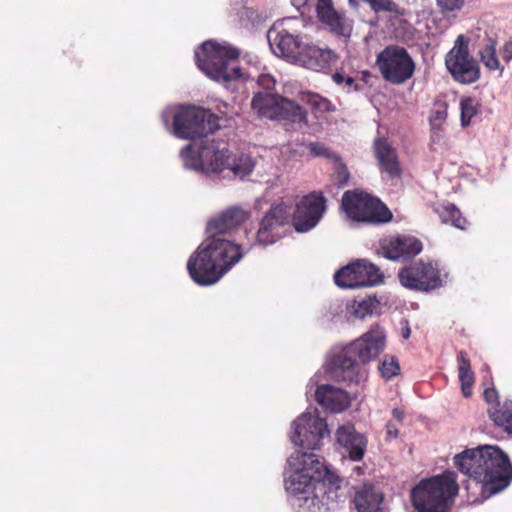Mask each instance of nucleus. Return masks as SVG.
Instances as JSON below:
<instances>
[{
	"label": "nucleus",
	"mask_w": 512,
	"mask_h": 512,
	"mask_svg": "<svg viewBox=\"0 0 512 512\" xmlns=\"http://www.w3.org/2000/svg\"><path fill=\"white\" fill-rule=\"evenodd\" d=\"M340 478L313 452L295 451L287 459L284 486L291 506L297 512L310 511L320 502L327 488L338 489Z\"/></svg>",
	"instance_id": "7ed1b4c3"
},
{
	"label": "nucleus",
	"mask_w": 512,
	"mask_h": 512,
	"mask_svg": "<svg viewBox=\"0 0 512 512\" xmlns=\"http://www.w3.org/2000/svg\"><path fill=\"white\" fill-rule=\"evenodd\" d=\"M374 154L382 172L387 173L390 178H396L401 175L396 150L391 146L387 138L380 137L375 139Z\"/></svg>",
	"instance_id": "412c9836"
},
{
	"label": "nucleus",
	"mask_w": 512,
	"mask_h": 512,
	"mask_svg": "<svg viewBox=\"0 0 512 512\" xmlns=\"http://www.w3.org/2000/svg\"><path fill=\"white\" fill-rule=\"evenodd\" d=\"M254 166L255 163L251 156L241 154L228 164V169L231 170L235 176L244 178L253 171Z\"/></svg>",
	"instance_id": "c756f323"
},
{
	"label": "nucleus",
	"mask_w": 512,
	"mask_h": 512,
	"mask_svg": "<svg viewBox=\"0 0 512 512\" xmlns=\"http://www.w3.org/2000/svg\"><path fill=\"white\" fill-rule=\"evenodd\" d=\"M346 37H349L351 34L350 33H347V34H344Z\"/></svg>",
	"instance_id": "8fccbe9b"
},
{
	"label": "nucleus",
	"mask_w": 512,
	"mask_h": 512,
	"mask_svg": "<svg viewBox=\"0 0 512 512\" xmlns=\"http://www.w3.org/2000/svg\"><path fill=\"white\" fill-rule=\"evenodd\" d=\"M344 87L347 88V91H352V90H359V87L357 86V84H355V80L353 77L351 76H346L345 78V81L343 83Z\"/></svg>",
	"instance_id": "a18cd8bd"
},
{
	"label": "nucleus",
	"mask_w": 512,
	"mask_h": 512,
	"mask_svg": "<svg viewBox=\"0 0 512 512\" xmlns=\"http://www.w3.org/2000/svg\"><path fill=\"white\" fill-rule=\"evenodd\" d=\"M240 51L236 47L214 40L205 41L196 51L198 68L212 80L229 87V84L242 78V70L235 64Z\"/></svg>",
	"instance_id": "0eeeda50"
},
{
	"label": "nucleus",
	"mask_w": 512,
	"mask_h": 512,
	"mask_svg": "<svg viewBox=\"0 0 512 512\" xmlns=\"http://www.w3.org/2000/svg\"><path fill=\"white\" fill-rule=\"evenodd\" d=\"M401 335H402L403 339H408L411 335V329H410L407 321H405V326L402 327Z\"/></svg>",
	"instance_id": "09e8293b"
},
{
	"label": "nucleus",
	"mask_w": 512,
	"mask_h": 512,
	"mask_svg": "<svg viewBox=\"0 0 512 512\" xmlns=\"http://www.w3.org/2000/svg\"><path fill=\"white\" fill-rule=\"evenodd\" d=\"M454 464L460 472L483 484L486 498L506 489L512 480V464L498 446L466 449L455 455Z\"/></svg>",
	"instance_id": "20e7f679"
},
{
	"label": "nucleus",
	"mask_w": 512,
	"mask_h": 512,
	"mask_svg": "<svg viewBox=\"0 0 512 512\" xmlns=\"http://www.w3.org/2000/svg\"><path fill=\"white\" fill-rule=\"evenodd\" d=\"M379 372L383 378L389 380L400 372L398 359L392 355H385L379 364Z\"/></svg>",
	"instance_id": "7c9ffc66"
},
{
	"label": "nucleus",
	"mask_w": 512,
	"mask_h": 512,
	"mask_svg": "<svg viewBox=\"0 0 512 512\" xmlns=\"http://www.w3.org/2000/svg\"><path fill=\"white\" fill-rule=\"evenodd\" d=\"M388 14L377 18L383 21L384 25H380L381 30L386 32H408L409 23L404 19L403 14L399 12V7L395 11H386Z\"/></svg>",
	"instance_id": "bb28decb"
},
{
	"label": "nucleus",
	"mask_w": 512,
	"mask_h": 512,
	"mask_svg": "<svg viewBox=\"0 0 512 512\" xmlns=\"http://www.w3.org/2000/svg\"><path fill=\"white\" fill-rule=\"evenodd\" d=\"M334 280L341 288L354 289L378 285L383 281V274L373 263L358 259L336 272Z\"/></svg>",
	"instance_id": "2eb2a0df"
},
{
	"label": "nucleus",
	"mask_w": 512,
	"mask_h": 512,
	"mask_svg": "<svg viewBox=\"0 0 512 512\" xmlns=\"http://www.w3.org/2000/svg\"><path fill=\"white\" fill-rule=\"evenodd\" d=\"M458 361V376L462 386V393L465 397L472 394V385L474 383V373L471 370L470 360L467 353L461 351L457 357Z\"/></svg>",
	"instance_id": "a878e982"
},
{
	"label": "nucleus",
	"mask_w": 512,
	"mask_h": 512,
	"mask_svg": "<svg viewBox=\"0 0 512 512\" xmlns=\"http://www.w3.org/2000/svg\"><path fill=\"white\" fill-rule=\"evenodd\" d=\"M480 60L483 65L490 71L499 70L500 76L504 71V66L501 65L499 56L496 50V42L489 39L488 42L479 50Z\"/></svg>",
	"instance_id": "cd10ccee"
},
{
	"label": "nucleus",
	"mask_w": 512,
	"mask_h": 512,
	"mask_svg": "<svg viewBox=\"0 0 512 512\" xmlns=\"http://www.w3.org/2000/svg\"><path fill=\"white\" fill-rule=\"evenodd\" d=\"M273 120L302 124L306 121V112L297 103L282 97Z\"/></svg>",
	"instance_id": "b1692460"
},
{
	"label": "nucleus",
	"mask_w": 512,
	"mask_h": 512,
	"mask_svg": "<svg viewBox=\"0 0 512 512\" xmlns=\"http://www.w3.org/2000/svg\"><path fill=\"white\" fill-rule=\"evenodd\" d=\"M484 398L487 402L491 403L498 398V393L495 388H487L484 391Z\"/></svg>",
	"instance_id": "c03bdc74"
},
{
	"label": "nucleus",
	"mask_w": 512,
	"mask_h": 512,
	"mask_svg": "<svg viewBox=\"0 0 512 512\" xmlns=\"http://www.w3.org/2000/svg\"><path fill=\"white\" fill-rule=\"evenodd\" d=\"M180 157L185 169L195 171L220 172L230 164L229 151L225 147H217L214 141L201 146L197 156L194 153V145L188 144L181 149Z\"/></svg>",
	"instance_id": "4468645a"
},
{
	"label": "nucleus",
	"mask_w": 512,
	"mask_h": 512,
	"mask_svg": "<svg viewBox=\"0 0 512 512\" xmlns=\"http://www.w3.org/2000/svg\"><path fill=\"white\" fill-rule=\"evenodd\" d=\"M315 10L318 21L330 32H346L352 29V21L345 12L335 9L332 0H319Z\"/></svg>",
	"instance_id": "aec40b11"
},
{
	"label": "nucleus",
	"mask_w": 512,
	"mask_h": 512,
	"mask_svg": "<svg viewBox=\"0 0 512 512\" xmlns=\"http://www.w3.org/2000/svg\"><path fill=\"white\" fill-rule=\"evenodd\" d=\"M500 56L506 64L512 60V38L501 47Z\"/></svg>",
	"instance_id": "a19ab883"
},
{
	"label": "nucleus",
	"mask_w": 512,
	"mask_h": 512,
	"mask_svg": "<svg viewBox=\"0 0 512 512\" xmlns=\"http://www.w3.org/2000/svg\"><path fill=\"white\" fill-rule=\"evenodd\" d=\"M352 504L356 512H389L381 489L369 483L355 488Z\"/></svg>",
	"instance_id": "a211bd4d"
},
{
	"label": "nucleus",
	"mask_w": 512,
	"mask_h": 512,
	"mask_svg": "<svg viewBox=\"0 0 512 512\" xmlns=\"http://www.w3.org/2000/svg\"><path fill=\"white\" fill-rule=\"evenodd\" d=\"M376 65L383 78L399 85L409 80L415 71V63L407 50L397 45L385 47L376 58Z\"/></svg>",
	"instance_id": "f8f14e48"
},
{
	"label": "nucleus",
	"mask_w": 512,
	"mask_h": 512,
	"mask_svg": "<svg viewBox=\"0 0 512 512\" xmlns=\"http://www.w3.org/2000/svg\"><path fill=\"white\" fill-rule=\"evenodd\" d=\"M341 207L351 220L357 222L385 223L392 218V213L385 204L363 192L346 191Z\"/></svg>",
	"instance_id": "1a4fd4ad"
},
{
	"label": "nucleus",
	"mask_w": 512,
	"mask_h": 512,
	"mask_svg": "<svg viewBox=\"0 0 512 512\" xmlns=\"http://www.w3.org/2000/svg\"><path fill=\"white\" fill-rule=\"evenodd\" d=\"M465 0H437L438 5L446 11H455L462 8Z\"/></svg>",
	"instance_id": "58836bf2"
},
{
	"label": "nucleus",
	"mask_w": 512,
	"mask_h": 512,
	"mask_svg": "<svg viewBox=\"0 0 512 512\" xmlns=\"http://www.w3.org/2000/svg\"><path fill=\"white\" fill-rule=\"evenodd\" d=\"M257 83L264 89H272L275 85L274 78L269 74H261L258 77Z\"/></svg>",
	"instance_id": "79ce46f5"
},
{
	"label": "nucleus",
	"mask_w": 512,
	"mask_h": 512,
	"mask_svg": "<svg viewBox=\"0 0 512 512\" xmlns=\"http://www.w3.org/2000/svg\"><path fill=\"white\" fill-rule=\"evenodd\" d=\"M398 426L393 421H388L386 424V435L389 439H395L398 436Z\"/></svg>",
	"instance_id": "37998d69"
},
{
	"label": "nucleus",
	"mask_w": 512,
	"mask_h": 512,
	"mask_svg": "<svg viewBox=\"0 0 512 512\" xmlns=\"http://www.w3.org/2000/svg\"><path fill=\"white\" fill-rule=\"evenodd\" d=\"M380 302L376 298V296H369L367 298H363L358 301H354L351 308L353 314L360 319L365 318L366 316H371L375 313H378Z\"/></svg>",
	"instance_id": "c85d7f7f"
},
{
	"label": "nucleus",
	"mask_w": 512,
	"mask_h": 512,
	"mask_svg": "<svg viewBox=\"0 0 512 512\" xmlns=\"http://www.w3.org/2000/svg\"><path fill=\"white\" fill-rule=\"evenodd\" d=\"M319 0H291V4L299 11L302 10V13L307 9L309 10L312 6L317 5Z\"/></svg>",
	"instance_id": "ea45409f"
},
{
	"label": "nucleus",
	"mask_w": 512,
	"mask_h": 512,
	"mask_svg": "<svg viewBox=\"0 0 512 512\" xmlns=\"http://www.w3.org/2000/svg\"><path fill=\"white\" fill-rule=\"evenodd\" d=\"M329 436L328 425L316 410L302 413L292 423L290 439L293 444L303 449L317 450Z\"/></svg>",
	"instance_id": "9d476101"
},
{
	"label": "nucleus",
	"mask_w": 512,
	"mask_h": 512,
	"mask_svg": "<svg viewBox=\"0 0 512 512\" xmlns=\"http://www.w3.org/2000/svg\"><path fill=\"white\" fill-rule=\"evenodd\" d=\"M398 278L403 287L414 291L429 292L444 284L438 262L432 260L421 259L401 268Z\"/></svg>",
	"instance_id": "ddd939ff"
},
{
	"label": "nucleus",
	"mask_w": 512,
	"mask_h": 512,
	"mask_svg": "<svg viewBox=\"0 0 512 512\" xmlns=\"http://www.w3.org/2000/svg\"><path fill=\"white\" fill-rule=\"evenodd\" d=\"M362 2L370 5L371 9L379 13L381 11H395L398 8L393 0H349V4L352 7H358Z\"/></svg>",
	"instance_id": "473e14b6"
},
{
	"label": "nucleus",
	"mask_w": 512,
	"mask_h": 512,
	"mask_svg": "<svg viewBox=\"0 0 512 512\" xmlns=\"http://www.w3.org/2000/svg\"><path fill=\"white\" fill-rule=\"evenodd\" d=\"M461 108V125L466 127L470 124L471 119L477 114L479 108V102L477 99L468 97L460 102Z\"/></svg>",
	"instance_id": "2f4dec72"
},
{
	"label": "nucleus",
	"mask_w": 512,
	"mask_h": 512,
	"mask_svg": "<svg viewBox=\"0 0 512 512\" xmlns=\"http://www.w3.org/2000/svg\"><path fill=\"white\" fill-rule=\"evenodd\" d=\"M161 119L171 133L180 139L207 137L220 127L215 114L196 106L167 107L163 110Z\"/></svg>",
	"instance_id": "423d86ee"
},
{
	"label": "nucleus",
	"mask_w": 512,
	"mask_h": 512,
	"mask_svg": "<svg viewBox=\"0 0 512 512\" xmlns=\"http://www.w3.org/2000/svg\"><path fill=\"white\" fill-rule=\"evenodd\" d=\"M337 442L352 461H360L367 447L366 437L352 425H342L336 431Z\"/></svg>",
	"instance_id": "6ab92c4d"
},
{
	"label": "nucleus",
	"mask_w": 512,
	"mask_h": 512,
	"mask_svg": "<svg viewBox=\"0 0 512 512\" xmlns=\"http://www.w3.org/2000/svg\"><path fill=\"white\" fill-rule=\"evenodd\" d=\"M442 219L443 222H450L459 229H464L466 225V219L462 217L460 210L453 204L444 207Z\"/></svg>",
	"instance_id": "72a5a7b5"
},
{
	"label": "nucleus",
	"mask_w": 512,
	"mask_h": 512,
	"mask_svg": "<svg viewBox=\"0 0 512 512\" xmlns=\"http://www.w3.org/2000/svg\"><path fill=\"white\" fill-rule=\"evenodd\" d=\"M282 97L270 93H257L251 101L252 109L259 117L273 120Z\"/></svg>",
	"instance_id": "5701e85b"
},
{
	"label": "nucleus",
	"mask_w": 512,
	"mask_h": 512,
	"mask_svg": "<svg viewBox=\"0 0 512 512\" xmlns=\"http://www.w3.org/2000/svg\"><path fill=\"white\" fill-rule=\"evenodd\" d=\"M301 22L296 17H286L279 19L273 23L268 32H289V30H296L297 24Z\"/></svg>",
	"instance_id": "c9c22d12"
},
{
	"label": "nucleus",
	"mask_w": 512,
	"mask_h": 512,
	"mask_svg": "<svg viewBox=\"0 0 512 512\" xmlns=\"http://www.w3.org/2000/svg\"><path fill=\"white\" fill-rule=\"evenodd\" d=\"M386 334L378 325L372 326L359 338L344 346H335L323 365L310 379L307 393L315 388L316 401L326 410L339 413L350 405V397L341 388L322 383L324 379L360 386L368 378L366 364L373 361L384 350Z\"/></svg>",
	"instance_id": "f257e3e1"
},
{
	"label": "nucleus",
	"mask_w": 512,
	"mask_h": 512,
	"mask_svg": "<svg viewBox=\"0 0 512 512\" xmlns=\"http://www.w3.org/2000/svg\"><path fill=\"white\" fill-rule=\"evenodd\" d=\"M392 416H393L394 420L401 423L404 420L405 413L403 410H401L399 408H394L392 411Z\"/></svg>",
	"instance_id": "49530a36"
},
{
	"label": "nucleus",
	"mask_w": 512,
	"mask_h": 512,
	"mask_svg": "<svg viewBox=\"0 0 512 512\" xmlns=\"http://www.w3.org/2000/svg\"><path fill=\"white\" fill-rule=\"evenodd\" d=\"M326 209L325 199L313 192L304 196L293 212L290 205L281 202L270 208L263 217L257 232V242L267 246L282 237L281 228L288 223L293 214L294 227L297 232L305 233L313 229L320 221Z\"/></svg>",
	"instance_id": "39448f33"
},
{
	"label": "nucleus",
	"mask_w": 512,
	"mask_h": 512,
	"mask_svg": "<svg viewBox=\"0 0 512 512\" xmlns=\"http://www.w3.org/2000/svg\"><path fill=\"white\" fill-rule=\"evenodd\" d=\"M309 103L314 106L316 109L328 112L333 110V106L329 100L323 98L317 94H313L309 97Z\"/></svg>",
	"instance_id": "4c0bfd02"
},
{
	"label": "nucleus",
	"mask_w": 512,
	"mask_h": 512,
	"mask_svg": "<svg viewBox=\"0 0 512 512\" xmlns=\"http://www.w3.org/2000/svg\"><path fill=\"white\" fill-rule=\"evenodd\" d=\"M332 78L336 84L343 85L346 76L343 73L336 72L333 74Z\"/></svg>",
	"instance_id": "de8ad7c7"
},
{
	"label": "nucleus",
	"mask_w": 512,
	"mask_h": 512,
	"mask_svg": "<svg viewBox=\"0 0 512 512\" xmlns=\"http://www.w3.org/2000/svg\"><path fill=\"white\" fill-rule=\"evenodd\" d=\"M423 249L422 243L414 236L396 235L380 242V253L392 261H406L414 258Z\"/></svg>",
	"instance_id": "dca6fc26"
},
{
	"label": "nucleus",
	"mask_w": 512,
	"mask_h": 512,
	"mask_svg": "<svg viewBox=\"0 0 512 512\" xmlns=\"http://www.w3.org/2000/svg\"><path fill=\"white\" fill-rule=\"evenodd\" d=\"M458 490L453 471L423 479L410 492L413 507L410 512H448Z\"/></svg>",
	"instance_id": "6e6552de"
},
{
	"label": "nucleus",
	"mask_w": 512,
	"mask_h": 512,
	"mask_svg": "<svg viewBox=\"0 0 512 512\" xmlns=\"http://www.w3.org/2000/svg\"><path fill=\"white\" fill-rule=\"evenodd\" d=\"M445 65L452 78L460 84L475 83L481 75L478 61L470 55L469 40L463 34H459L446 54Z\"/></svg>",
	"instance_id": "9b49d317"
},
{
	"label": "nucleus",
	"mask_w": 512,
	"mask_h": 512,
	"mask_svg": "<svg viewBox=\"0 0 512 512\" xmlns=\"http://www.w3.org/2000/svg\"><path fill=\"white\" fill-rule=\"evenodd\" d=\"M489 418L498 427L512 434V401L506 400L497 403L488 409Z\"/></svg>",
	"instance_id": "393cba45"
},
{
	"label": "nucleus",
	"mask_w": 512,
	"mask_h": 512,
	"mask_svg": "<svg viewBox=\"0 0 512 512\" xmlns=\"http://www.w3.org/2000/svg\"><path fill=\"white\" fill-rule=\"evenodd\" d=\"M271 51L289 62L298 64L308 42L302 34H266Z\"/></svg>",
	"instance_id": "f3484780"
},
{
	"label": "nucleus",
	"mask_w": 512,
	"mask_h": 512,
	"mask_svg": "<svg viewBox=\"0 0 512 512\" xmlns=\"http://www.w3.org/2000/svg\"><path fill=\"white\" fill-rule=\"evenodd\" d=\"M336 60L337 55L333 50L307 43L298 64L314 71H322L329 68Z\"/></svg>",
	"instance_id": "4be33fe9"
},
{
	"label": "nucleus",
	"mask_w": 512,
	"mask_h": 512,
	"mask_svg": "<svg viewBox=\"0 0 512 512\" xmlns=\"http://www.w3.org/2000/svg\"><path fill=\"white\" fill-rule=\"evenodd\" d=\"M308 149L313 156L325 157L332 162H338L339 160V155L322 143L312 142L308 145Z\"/></svg>",
	"instance_id": "f704fd0d"
},
{
	"label": "nucleus",
	"mask_w": 512,
	"mask_h": 512,
	"mask_svg": "<svg viewBox=\"0 0 512 512\" xmlns=\"http://www.w3.org/2000/svg\"><path fill=\"white\" fill-rule=\"evenodd\" d=\"M249 216L247 210L232 206L208 221L207 237L187 262L188 273L195 283L200 286L217 283L242 259L241 245L225 239L224 235L242 225Z\"/></svg>",
	"instance_id": "f03ea898"
},
{
	"label": "nucleus",
	"mask_w": 512,
	"mask_h": 512,
	"mask_svg": "<svg viewBox=\"0 0 512 512\" xmlns=\"http://www.w3.org/2000/svg\"><path fill=\"white\" fill-rule=\"evenodd\" d=\"M335 164V169L333 173V177L335 182L339 186H344L348 183L350 174L345 164L341 162V158L339 157L338 162H333Z\"/></svg>",
	"instance_id": "e433bc0d"
}]
</instances>
